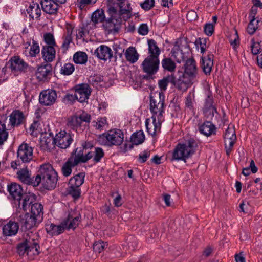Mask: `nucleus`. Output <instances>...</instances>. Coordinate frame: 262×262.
Returning <instances> with one entry per match:
<instances>
[{
	"mask_svg": "<svg viewBox=\"0 0 262 262\" xmlns=\"http://www.w3.org/2000/svg\"><path fill=\"white\" fill-rule=\"evenodd\" d=\"M81 221V216L80 212L75 210L71 211L58 225L48 221L45 225L46 230L52 236H58L66 230H74Z\"/></svg>",
	"mask_w": 262,
	"mask_h": 262,
	"instance_id": "1",
	"label": "nucleus"
},
{
	"mask_svg": "<svg viewBox=\"0 0 262 262\" xmlns=\"http://www.w3.org/2000/svg\"><path fill=\"white\" fill-rule=\"evenodd\" d=\"M57 181V172L51 164L47 163L40 166L34 183L36 184V187L41 184L44 189L51 190L56 187Z\"/></svg>",
	"mask_w": 262,
	"mask_h": 262,
	"instance_id": "2",
	"label": "nucleus"
},
{
	"mask_svg": "<svg viewBox=\"0 0 262 262\" xmlns=\"http://www.w3.org/2000/svg\"><path fill=\"white\" fill-rule=\"evenodd\" d=\"M198 147V142L192 138L178 143L172 152L170 161L182 160L186 163V160L195 153Z\"/></svg>",
	"mask_w": 262,
	"mask_h": 262,
	"instance_id": "3",
	"label": "nucleus"
},
{
	"mask_svg": "<svg viewBox=\"0 0 262 262\" xmlns=\"http://www.w3.org/2000/svg\"><path fill=\"white\" fill-rule=\"evenodd\" d=\"M33 149L29 144L23 142L18 147L17 151V159L11 163V166L13 169H17L18 166L22 164H27L33 160ZM25 165H24L25 166Z\"/></svg>",
	"mask_w": 262,
	"mask_h": 262,
	"instance_id": "4",
	"label": "nucleus"
},
{
	"mask_svg": "<svg viewBox=\"0 0 262 262\" xmlns=\"http://www.w3.org/2000/svg\"><path fill=\"white\" fill-rule=\"evenodd\" d=\"M124 134L118 129H111L99 137V141L102 145L107 146L120 145L123 142Z\"/></svg>",
	"mask_w": 262,
	"mask_h": 262,
	"instance_id": "5",
	"label": "nucleus"
},
{
	"mask_svg": "<svg viewBox=\"0 0 262 262\" xmlns=\"http://www.w3.org/2000/svg\"><path fill=\"white\" fill-rule=\"evenodd\" d=\"M184 66V72L178 71L177 74L181 80L187 81L185 85L187 90L193 84L192 80L196 76L197 68L196 62L193 58L187 59Z\"/></svg>",
	"mask_w": 262,
	"mask_h": 262,
	"instance_id": "6",
	"label": "nucleus"
},
{
	"mask_svg": "<svg viewBox=\"0 0 262 262\" xmlns=\"http://www.w3.org/2000/svg\"><path fill=\"white\" fill-rule=\"evenodd\" d=\"M169 83L179 91L182 92L187 91V87L185 85L187 83V81L181 80L177 73L168 74L158 81V86L161 91H165Z\"/></svg>",
	"mask_w": 262,
	"mask_h": 262,
	"instance_id": "7",
	"label": "nucleus"
},
{
	"mask_svg": "<svg viewBox=\"0 0 262 262\" xmlns=\"http://www.w3.org/2000/svg\"><path fill=\"white\" fill-rule=\"evenodd\" d=\"M165 106V96L162 92L150 95V111L152 115L158 114L159 120L163 117Z\"/></svg>",
	"mask_w": 262,
	"mask_h": 262,
	"instance_id": "8",
	"label": "nucleus"
},
{
	"mask_svg": "<svg viewBox=\"0 0 262 262\" xmlns=\"http://www.w3.org/2000/svg\"><path fill=\"white\" fill-rule=\"evenodd\" d=\"M33 249H35V254L38 255L40 253L39 245L37 241L30 237L23 239L16 247L17 253L19 256H24L25 254L28 255Z\"/></svg>",
	"mask_w": 262,
	"mask_h": 262,
	"instance_id": "9",
	"label": "nucleus"
},
{
	"mask_svg": "<svg viewBox=\"0 0 262 262\" xmlns=\"http://www.w3.org/2000/svg\"><path fill=\"white\" fill-rule=\"evenodd\" d=\"M8 64H9V68L11 72L14 75L26 73L29 68V64L18 55L11 57Z\"/></svg>",
	"mask_w": 262,
	"mask_h": 262,
	"instance_id": "10",
	"label": "nucleus"
},
{
	"mask_svg": "<svg viewBox=\"0 0 262 262\" xmlns=\"http://www.w3.org/2000/svg\"><path fill=\"white\" fill-rule=\"evenodd\" d=\"M181 40L179 39L176 41L174 43V49H172L171 54L172 56L176 59L177 62L180 63L182 61H184L187 58V56H185L186 53L183 52V46H184L185 49L187 50V53L189 54V51L190 50L189 45L187 41V38H185L184 45H182Z\"/></svg>",
	"mask_w": 262,
	"mask_h": 262,
	"instance_id": "11",
	"label": "nucleus"
},
{
	"mask_svg": "<svg viewBox=\"0 0 262 262\" xmlns=\"http://www.w3.org/2000/svg\"><path fill=\"white\" fill-rule=\"evenodd\" d=\"M160 60L159 57L147 56L141 64L142 71L145 73L156 74L159 69Z\"/></svg>",
	"mask_w": 262,
	"mask_h": 262,
	"instance_id": "12",
	"label": "nucleus"
},
{
	"mask_svg": "<svg viewBox=\"0 0 262 262\" xmlns=\"http://www.w3.org/2000/svg\"><path fill=\"white\" fill-rule=\"evenodd\" d=\"M53 75V69L50 63H42L38 66L35 72L37 79L39 81H49Z\"/></svg>",
	"mask_w": 262,
	"mask_h": 262,
	"instance_id": "13",
	"label": "nucleus"
},
{
	"mask_svg": "<svg viewBox=\"0 0 262 262\" xmlns=\"http://www.w3.org/2000/svg\"><path fill=\"white\" fill-rule=\"evenodd\" d=\"M18 220L21 230L25 231L37 226L41 222V221H38L37 218L28 213L20 215Z\"/></svg>",
	"mask_w": 262,
	"mask_h": 262,
	"instance_id": "14",
	"label": "nucleus"
},
{
	"mask_svg": "<svg viewBox=\"0 0 262 262\" xmlns=\"http://www.w3.org/2000/svg\"><path fill=\"white\" fill-rule=\"evenodd\" d=\"M77 101L83 103L88 101L92 93V89L89 84L81 83L74 87Z\"/></svg>",
	"mask_w": 262,
	"mask_h": 262,
	"instance_id": "15",
	"label": "nucleus"
},
{
	"mask_svg": "<svg viewBox=\"0 0 262 262\" xmlns=\"http://www.w3.org/2000/svg\"><path fill=\"white\" fill-rule=\"evenodd\" d=\"M57 98L56 91L48 89L42 91L39 95V101L41 104L44 106L52 105Z\"/></svg>",
	"mask_w": 262,
	"mask_h": 262,
	"instance_id": "16",
	"label": "nucleus"
},
{
	"mask_svg": "<svg viewBox=\"0 0 262 262\" xmlns=\"http://www.w3.org/2000/svg\"><path fill=\"white\" fill-rule=\"evenodd\" d=\"M122 24L120 17L117 18L109 17L103 23V27L108 33L115 34L119 32Z\"/></svg>",
	"mask_w": 262,
	"mask_h": 262,
	"instance_id": "17",
	"label": "nucleus"
},
{
	"mask_svg": "<svg viewBox=\"0 0 262 262\" xmlns=\"http://www.w3.org/2000/svg\"><path fill=\"white\" fill-rule=\"evenodd\" d=\"M56 145L59 148L66 149L68 147L73 141V139L69 133L62 130L56 134L55 136Z\"/></svg>",
	"mask_w": 262,
	"mask_h": 262,
	"instance_id": "18",
	"label": "nucleus"
},
{
	"mask_svg": "<svg viewBox=\"0 0 262 262\" xmlns=\"http://www.w3.org/2000/svg\"><path fill=\"white\" fill-rule=\"evenodd\" d=\"M9 125L12 128L24 124L26 117L23 112L19 110H14L9 116Z\"/></svg>",
	"mask_w": 262,
	"mask_h": 262,
	"instance_id": "19",
	"label": "nucleus"
},
{
	"mask_svg": "<svg viewBox=\"0 0 262 262\" xmlns=\"http://www.w3.org/2000/svg\"><path fill=\"white\" fill-rule=\"evenodd\" d=\"M117 6L119 8L120 15H122L124 21L127 20L132 16V8L127 0H117Z\"/></svg>",
	"mask_w": 262,
	"mask_h": 262,
	"instance_id": "20",
	"label": "nucleus"
},
{
	"mask_svg": "<svg viewBox=\"0 0 262 262\" xmlns=\"http://www.w3.org/2000/svg\"><path fill=\"white\" fill-rule=\"evenodd\" d=\"M40 4L43 12L50 15L56 14L59 5L54 0H40Z\"/></svg>",
	"mask_w": 262,
	"mask_h": 262,
	"instance_id": "21",
	"label": "nucleus"
},
{
	"mask_svg": "<svg viewBox=\"0 0 262 262\" xmlns=\"http://www.w3.org/2000/svg\"><path fill=\"white\" fill-rule=\"evenodd\" d=\"M8 191L14 200L19 201L18 206L20 207L21 204L20 201L24 194L22 187L16 183H11L10 185H8Z\"/></svg>",
	"mask_w": 262,
	"mask_h": 262,
	"instance_id": "22",
	"label": "nucleus"
},
{
	"mask_svg": "<svg viewBox=\"0 0 262 262\" xmlns=\"http://www.w3.org/2000/svg\"><path fill=\"white\" fill-rule=\"evenodd\" d=\"M94 55H95L98 59L106 61L107 59L111 60L113 57V52L110 47L106 45H102L95 50Z\"/></svg>",
	"mask_w": 262,
	"mask_h": 262,
	"instance_id": "23",
	"label": "nucleus"
},
{
	"mask_svg": "<svg viewBox=\"0 0 262 262\" xmlns=\"http://www.w3.org/2000/svg\"><path fill=\"white\" fill-rule=\"evenodd\" d=\"M19 225L18 222L10 220L3 227V233L6 236L15 235L19 230Z\"/></svg>",
	"mask_w": 262,
	"mask_h": 262,
	"instance_id": "24",
	"label": "nucleus"
},
{
	"mask_svg": "<svg viewBox=\"0 0 262 262\" xmlns=\"http://www.w3.org/2000/svg\"><path fill=\"white\" fill-rule=\"evenodd\" d=\"M17 175L19 179L24 184L32 185L33 187H36V184H34L35 176L32 178L31 177V174L29 171L26 168H21L20 170L17 171Z\"/></svg>",
	"mask_w": 262,
	"mask_h": 262,
	"instance_id": "25",
	"label": "nucleus"
},
{
	"mask_svg": "<svg viewBox=\"0 0 262 262\" xmlns=\"http://www.w3.org/2000/svg\"><path fill=\"white\" fill-rule=\"evenodd\" d=\"M55 47L50 46H43L41 49L42 57L46 63H50L55 58Z\"/></svg>",
	"mask_w": 262,
	"mask_h": 262,
	"instance_id": "26",
	"label": "nucleus"
},
{
	"mask_svg": "<svg viewBox=\"0 0 262 262\" xmlns=\"http://www.w3.org/2000/svg\"><path fill=\"white\" fill-rule=\"evenodd\" d=\"M214 55L211 52H208L207 57H202L201 62V67L206 75L210 74L213 65Z\"/></svg>",
	"mask_w": 262,
	"mask_h": 262,
	"instance_id": "27",
	"label": "nucleus"
},
{
	"mask_svg": "<svg viewBox=\"0 0 262 262\" xmlns=\"http://www.w3.org/2000/svg\"><path fill=\"white\" fill-rule=\"evenodd\" d=\"M198 129L202 134L207 137L215 134L216 127L210 121H206L201 124H199Z\"/></svg>",
	"mask_w": 262,
	"mask_h": 262,
	"instance_id": "28",
	"label": "nucleus"
},
{
	"mask_svg": "<svg viewBox=\"0 0 262 262\" xmlns=\"http://www.w3.org/2000/svg\"><path fill=\"white\" fill-rule=\"evenodd\" d=\"M22 202L20 204V209L27 211L34 204L36 200V196L33 193H24L21 198Z\"/></svg>",
	"mask_w": 262,
	"mask_h": 262,
	"instance_id": "29",
	"label": "nucleus"
},
{
	"mask_svg": "<svg viewBox=\"0 0 262 262\" xmlns=\"http://www.w3.org/2000/svg\"><path fill=\"white\" fill-rule=\"evenodd\" d=\"M41 143L45 149L50 150L55 147L56 145L55 137H54L52 133H45L41 138Z\"/></svg>",
	"mask_w": 262,
	"mask_h": 262,
	"instance_id": "30",
	"label": "nucleus"
},
{
	"mask_svg": "<svg viewBox=\"0 0 262 262\" xmlns=\"http://www.w3.org/2000/svg\"><path fill=\"white\" fill-rule=\"evenodd\" d=\"M244 190H248V195L249 197L254 198L262 190V183L254 185V183L250 181L247 184V186L244 187Z\"/></svg>",
	"mask_w": 262,
	"mask_h": 262,
	"instance_id": "31",
	"label": "nucleus"
},
{
	"mask_svg": "<svg viewBox=\"0 0 262 262\" xmlns=\"http://www.w3.org/2000/svg\"><path fill=\"white\" fill-rule=\"evenodd\" d=\"M31 213L38 220V221H41L43 220V206L39 203L35 202L32 204L30 208Z\"/></svg>",
	"mask_w": 262,
	"mask_h": 262,
	"instance_id": "32",
	"label": "nucleus"
},
{
	"mask_svg": "<svg viewBox=\"0 0 262 262\" xmlns=\"http://www.w3.org/2000/svg\"><path fill=\"white\" fill-rule=\"evenodd\" d=\"M161 65L164 71L175 73L177 65L170 57H164L161 61Z\"/></svg>",
	"mask_w": 262,
	"mask_h": 262,
	"instance_id": "33",
	"label": "nucleus"
},
{
	"mask_svg": "<svg viewBox=\"0 0 262 262\" xmlns=\"http://www.w3.org/2000/svg\"><path fill=\"white\" fill-rule=\"evenodd\" d=\"M147 43L148 46V53L149 54L148 56H154V57H159L161 51L156 41L153 39H148L147 40Z\"/></svg>",
	"mask_w": 262,
	"mask_h": 262,
	"instance_id": "34",
	"label": "nucleus"
},
{
	"mask_svg": "<svg viewBox=\"0 0 262 262\" xmlns=\"http://www.w3.org/2000/svg\"><path fill=\"white\" fill-rule=\"evenodd\" d=\"M72 159L73 156H70L61 168L62 173L64 177H67L71 175L72 168L77 165L74 164V161Z\"/></svg>",
	"mask_w": 262,
	"mask_h": 262,
	"instance_id": "35",
	"label": "nucleus"
},
{
	"mask_svg": "<svg viewBox=\"0 0 262 262\" xmlns=\"http://www.w3.org/2000/svg\"><path fill=\"white\" fill-rule=\"evenodd\" d=\"M27 13L30 18L32 19L35 17L39 19L41 15V10L38 4H33V5H30L26 10Z\"/></svg>",
	"mask_w": 262,
	"mask_h": 262,
	"instance_id": "36",
	"label": "nucleus"
},
{
	"mask_svg": "<svg viewBox=\"0 0 262 262\" xmlns=\"http://www.w3.org/2000/svg\"><path fill=\"white\" fill-rule=\"evenodd\" d=\"M126 59L132 63H135L138 59L139 54L135 47H130L125 53Z\"/></svg>",
	"mask_w": 262,
	"mask_h": 262,
	"instance_id": "37",
	"label": "nucleus"
},
{
	"mask_svg": "<svg viewBox=\"0 0 262 262\" xmlns=\"http://www.w3.org/2000/svg\"><path fill=\"white\" fill-rule=\"evenodd\" d=\"M105 20V16L103 9H97L92 14L91 20L94 24L103 23Z\"/></svg>",
	"mask_w": 262,
	"mask_h": 262,
	"instance_id": "38",
	"label": "nucleus"
},
{
	"mask_svg": "<svg viewBox=\"0 0 262 262\" xmlns=\"http://www.w3.org/2000/svg\"><path fill=\"white\" fill-rule=\"evenodd\" d=\"M85 172H80L74 175L70 178L69 185H73L75 186L80 187L84 183Z\"/></svg>",
	"mask_w": 262,
	"mask_h": 262,
	"instance_id": "39",
	"label": "nucleus"
},
{
	"mask_svg": "<svg viewBox=\"0 0 262 262\" xmlns=\"http://www.w3.org/2000/svg\"><path fill=\"white\" fill-rule=\"evenodd\" d=\"M83 147L77 148L74 149L71 153V156H73V159L74 161L75 164H78L80 163H82V159L84 158V150Z\"/></svg>",
	"mask_w": 262,
	"mask_h": 262,
	"instance_id": "40",
	"label": "nucleus"
},
{
	"mask_svg": "<svg viewBox=\"0 0 262 262\" xmlns=\"http://www.w3.org/2000/svg\"><path fill=\"white\" fill-rule=\"evenodd\" d=\"M67 192L74 200L78 199L80 197L81 193L80 187L75 186L73 185H69V187L67 188Z\"/></svg>",
	"mask_w": 262,
	"mask_h": 262,
	"instance_id": "41",
	"label": "nucleus"
},
{
	"mask_svg": "<svg viewBox=\"0 0 262 262\" xmlns=\"http://www.w3.org/2000/svg\"><path fill=\"white\" fill-rule=\"evenodd\" d=\"M145 140V136L143 132L139 130L134 133L130 137V142L136 145L142 144Z\"/></svg>",
	"mask_w": 262,
	"mask_h": 262,
	"instance_id": "42",
	"label": "nucleus"
},
{
	"mask_svg": "<svg viewBox=\"0 0 262 262\" xmlns=\"http://www.w3.org/2000/svg\"><path fill=\"white\" fill-rule=\"evenodd\" d=\"M73 59L76 64H83L87 62L88 56L85 52L79 51L74 54Z\"/></svg>",
	"mask_w": 262,
	"mask_h": 262,
	"instance_id": "43",
	"label": "nucleus"
},
{
	"mask_svg": "<svg viewBox=\"0 0 262 262\" xmlns=\"http://www.w3.org/2000/svg\"><path fill=\"white\" fill-rule=\"evenodd\" d=\"M67 125L73 130L77 129L78 127H80L81 123L78 116L73 115L69 117L68 119Z\"/></svg>",
	"mask_w": 262,
	"mask_h": 262,
	"instance_id": "44",
	"label": "nucleus"
},
{
	"mask_svg": "<svg viewBox=\"0 0 262 262\" xmlns=\"http://www.w3.org/2000/svg\"><path fill=\"white\" fill-rule=\"evenodd\" d=\"M194 100V94L189 93L185 98V108L193 113L195 112L193 103Z\"/></svg>",
	"mask_w": 262,
	"mask_h": 262,
	"instance_id": "45",
	"label": "nucleus"
},
{
	"mask_svg": "<svg viewBox=\"0 0 262 262\" xmlns=\"http://www.w3.org/2000/svg\"><path fill=\"white\" fill-rule=\"evenodd\" d=\"M8 137V132L6 128L5 123H2L0 121V146L7 140Z\"/></svg>",
	"mask_w": 262,
	"mask_h": 262,
	"instance_id": "46",
	"label": "nucleus"
},
{
	"mask_svg": "<svg viewBox=\"0 0 262 262\" xmlns=\"http://www.w3.org/2000/svg\"><path fill=\"white\" fill-rule=\"evenodd\" d=\"M104 77L103 75L99 74H94L91 75L88 79V82L90 84L92 85L93 86L97 85L99 83L103 81Z\"/></svg>",
	"mask_w": 262,
	"mask_h": 262,
	"instance_id": "47",
	"label": "nucleus"
},
{
	"mask_svg": "<svg viewBox=\"0 0 262 262\" xmlns=\"http://www.w3.org/2000/svg\"><path fill=\"white\" fill-rule=\"evenodd\" d=\"M75 70L74 65L71 63H65L60 69V73L63 75H71Z\"/></svg>",
	"mask_w": 262,
	"mask_h": 262,
	"instance_id": "48",
	"label": "nucleus"
},
{
	"mask_svg": "<svg viewBox=\"0 0 262 262\" xmlns=\"http://www.w3.org/2000/svg\"><path fill=\"white\" fill-rule=\"evenodd\" d=\"M108 244L106 242L102 241L95 242L93 244V250L96 253H100L105 248H107Z\"/></svg>",
	"mask_w": 262,
	"mask_h": 262,
	"instance_id": "49",
	"label": "nucleus"
},
{
	"mask_svg": "<svg viewBox=\"0 0 262 262\" xmlns=\"http://www.w3.org/2000/svg\"><path fill=\"white\" fill-rule=\"evenodd\" d=\"M118 6H117V2L113 3L112 5H109L108 6V10L107 12L109 14L110 17H115L117 18L118 17L122 16V15H120L119 12L118 13Z\"/></svg>",
	"mask_w": 262,
	"mask_h": 262,
	"instance_id": "50",
	"label": "nucleus"
},
{
	"mask_svg": "<svg viewBox=\"0 0 262 262\" xmlns=\"http://www.w3.org/2000/svg\"><path fill=\"white\" fill-rule=\"evenodd\" d=\"M43 41L46 43V46L56 47L57 44L53 34L51 33H46L43 35Z\"/></svg>",
	"mask_w": 262,
	"mask_h": 262,
	"instance_id": "51",
	"label": "nucleus"
},
{
	"mask_svg": "<svg viewBox=\"0 0 262 262\" xmlns=\"http://www.w3.org/2000/svg\"><path fill=\"white\" fill-rule=\"evenodd\" d=\"M40 52V47L36 41L33 39L32 44L29 51V56L31 57H35Z\"/></svg>",
	"mask_w": 262,
	"mask_h": 262,
	"instance_id": "52",
	"label": "nucleus"
},
{
	"mask_svg": "<svg viewBox=\"0 0 262 262\" xmlns=\"http://www.w3.org/2000/svg\"><path fill=\"white\" fill-rule=\"evenodd\" d=\"M258 23V21L257 20L255 21V19L254 18V16L251 18L247 28V31L249 34L252 35L255 33L256 29L258 28L257 26Z\"/></svg>",
	"mask_w": 262,
	"mask_h": 262,
	"instance_id": "53",
	"label": "nucleus"
},
{
	"mask_svg": "<svg viewBox=\"0 0 262 262\" xmlns=\"http://www.w3.org/2000/svg\"><path fill=\"white\" fill-rule=\"evenodd\" d=\"M126 243L128 249L134 251L137 246L138 241L134 236L129 235L126 238Z\"/></svg>",
	"mask_w": 262,
	"mask_h": 262,
	"instance_id": "54",
	"label": "nucleus"
},
{
	"mask_svg": "<svg viewBox=\"0 0 262 262\" xmlns=\"http://www.w3.org/2000/svg\"><path fill=\"white\" fill-rule=\"evenodd\" d=\"M94 153L93 160L96 163L100 162L101 159L104 156V152L100 147H96Z\"/></svg>",
	"mask_w": 262,
	"mask_h": 262,
	"instance_id": "55",
	"label": "nucleus"
},
{
	"mask_svg": "<svg viewBox=\"0 0 262 262\" xmlns=\"http://www.w3.org/2000/svg\"><path fill=\"white\" fill-rule=\"evenodd\" d=\"M224 138L225 140H235L236 137L235 130L229 126L226 130Z\"/></svg>",
	"mask_w": 262,
	"mask_h": 262,
	"instance_id": "56",
	"label": "nucleus"
},
{
	"mask_svg": "<svg viewBox=\"0 0 262 262\" xmlns=\"http://www.w3.org/2000/svg\"><path fill=\"white\" fill-rule=\"evenodd\" d=\"M213 99L211 94L208 92L207 97L205 100V104L203 109H207L210 108H215L213 105Z\"/></svg>",
	"mask_w": 262,
	"mask_h": 262,
	"instance_id": "57",
	"label": "nucleus"
},
{
	"mask_svg": "<svg viewBox=\"0 0 262 262\" xmlns=\"http://www.w3.org/2000/svg\"><path fill=\"white\" fill-rule=\"evenodd\" d=\"M214 31V25L213 24L206 23L204 26V32L208 36L212 35Z\"/></svg>",
	"mask_w": 262,
	"mask_h": 262,
	"instance_id": "58",
	"label": "nucleus"
},
{
	"mask_svg": "<svg viewBox=\"0 0 262 262\" xmlns=\"http://www.w3.org/2000/svg\"><path fill=\"white\" fill-rule=\"evenodd\" d=\"M208 40V38H197L194 42L196 48L207 47V41Z\"/></svg>",
	"mask_w": 262,
	"mask_h": 262,
	"instance_id": "59",
	"label": "nucleus"
},
{
	"mask_svg": "<svg viewBox=\"0 0 262 262\" xmlns=\"http://www.w3.org/2000/svg\"><path fill=\"white\" fill-rule=\"evenodd\" d=\"M63 42L61 46V48L63 50V53H65L69 48V45L72 41V36H63Z\"/></svg>",
	"mask_w": 262,
	"mask_h": 262,
	"instance_id": "60",
	"label": "nucleus"
},
{
	"mask_svg": "<svg viewBox=\"0 0 262 262\" xmlns=\"http://www.w3.org/2000/svg\"><path fill=\"white\" fill-rule=\"evenodd\" d=\"M150 151L146 150L143 151V153L139 154L138 157V161L140 163H144L147 160V159L150 157Z\"/></svg>",
	"mask_w": 262,
	"mask_h": 262,
	"instance_id": "61",
	"label": "nucleus"
},
{
	"mask_svg": "<svg viewBox=\"0 0 262 262\" xmlns=\"http://www.w3.org/2000/svg\"><path fill=\"white\" fill-rule=\"evenodd\" d=\"M203 113L205 116L208 119H212L215 113H217L216 108H210L203 109Z\"/></svg>",
	"mask_w": 262,
	"mask_h": 262,
	"instance_id": "62",
	"label": "nucleus"
},
{
	"mask_svg": "<svg viewBox=\"0 0 262 262\" xmlns=\"http://www.w3.org/2000/svg\"><path fill=\"white\" fill-rule=\"evenodd\" d=\"M154 4L155 0H145L143 3L141 4V7L144 10L148 11L154 6Z\"/></svg>",
	"mask_w": 262,
	"mask_h": 262,
	"instance_id": "63",
	"label": "nucleus"
},
{
	"mask_svg": "<svg viewBox=\"0 0 262 262\" xmlns=\"http://www.w3.org/2000/svg\"><path fill=\"white\" fill-rule=\"evenodd\" d=\"M229 42L234 49H236L239 45V37L237 30L234 31V39L230 38Z\"/></svg>",
	"mask_w": 262,
	"mask_h": 262,
	"instance_id": "64",
	"label": "nucleus"
}]
</instances>
